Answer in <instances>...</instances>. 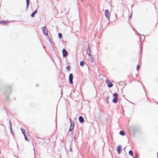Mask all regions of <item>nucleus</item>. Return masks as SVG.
Instances as JSON below:
<instances>
[{
  "mask_svg": "<svg viewBox=\"0 0 158 158\" xmlns=\"http://www.w3.org/2000/svg\"><path fill=\"white\" fill-rule=\"evenodd\" d=\"M4 94H5V96H6V99H7V100H8V99H9V97L8 96H7L6 94L5 93Z\"/></svg>",
  "mask_w": 158,
  "mask_h": 158,
  "instance_id": "b1692460",
  "label": "nucleus"
},
{
  "mask_svg": "<svg viewBox=\"0 0 158 158\" xmlns=\"http://www.w3.org/2000/svg\"><path fill=\"white\" fill-rule=\"evenodd\" d=\"M110 13L109 12V10L107 9L105 11V15L107 19H110Z\"/></svg>",
  "mask_w": 158,
  "mask_h": 158,
  "instance_id": "f03ea898",
  "label": "nucleus"
},
{
  "mask_svg": "<svg viewBox=\"0 0 158 158\" xmlns=\"http://www.w3.org/2000/svg\"><path fill=\"white\" fill-rule=\"evenodd\" d=\"M24 138H25V140L28 141L27 138V136H26V135H24Z\"/></svg>",
  "mask_w": 158,
  "mask_h": 158,
  "instance_id": "a878e982",
  "label": "nucleus"
},
{
  "mask_svg": "<svg viewBox=\"0 0 158 158\" xmlns=\"http://www.w3.org/2000/svg\"><path fill=\"white\" fill-rule=\"evenodd\" d=\"M7 22L4 21H0V23L2 24L3 25H6Z\"/></svg>",
  "mask_w": 158,
  "mask_h": 158,
  "instance_id": "4468645a",
  "label": "nucleus"
},
{
  "mask_svg": "<svg viewBox=\"0 0 158 158\" xmlns=\"http://www.w3.org/2000/svg\"><path fill=\"white\" fill-rule=\"evenodd\" d=\"M69 121L70 123V126L71 127H73L74 128V121L73 120H72L71 118H69Z\"/></svg>",
  "mask_w": 158,
  "mask_h": 158,
  "instance_id": "0eeeda50",
  "label": "nucleus"
},
{
  "mask_svg": "<svg viewBox=\"0 0 158 158\" xmlns=\"http://www.w3.org/2000/svg\"><path fill=\"white\" fill-rule=\"evenodd\" d=\"M63 56L64 57L68 55V53L65 49L63 48L62 51Z\"/></svg>",
  "mask_w": 158,
  "mask_h": 158,
  "instance_id": "423d86ee",
  "label": "nucleus"
},
{
  "mask_svg": "<svg viewBox=\"0 0 158 158\" xmlns=\"http://www.w3.org/2000/svg\"><path fill=\"white\" fill-rule=\"evenodd\" d=\"M74 128H73V127H70L69 129V131H72L73 130V129Z\"/></svg>",
  "mask_w": 158,
  "mask_h": 158,
  "instance_id": "393cba45",
  "label": "nucleus"
},
{
  "mask_svg": "<svg viewBox=\"0 0 158 158\" xmlns=\"http://www.w3.org/2000/svg\"><path fill=\"white\" fill-rule=\"evenodd\" d=\"M73 74L72 73H70L69 76V83L71 84H73Z\"/></svg>",
  "mask_w": 158,
  "mask_h": 158,
  "instance_id": "20e7f679",
  "label": "nucleus"
},
{
  "mask_svg": "<svg viewBox=\"0 0 158 158\" xmlns=\"http://www.w3.org/2000/svg\"><path fill=\"white\" fill-rule=\"evenodd\" d=\"M139 68V64H138L137 65V67H136V69L137 70H138Z\"/></svg>",
  "mask_w": 158,
  "mask_h": 158,
  "instance_id": "bb28decb",
  "label": "nucleus"
},
{
  "mask_svg": "<svg viewBox=\"0 0 158 158\" xmlns=\"http://www.w3.org/2000/svg\"><path fill=\"white\" fill-rule=\"evenodd\" d=\"M42 30L44 34L46 36H48V30L46 28V26H44L42 27Z\"/></svg>",
  "mask_w": 158,
  "mask_h": 158,
  "instance_id": "f257e3e1",
  "label": "nucleus"
},
{
  "mask_svg": "<svg viewBox=\"0 0 158 158\" xmlns=\"http://www.w3.org/2000/svg\"><path fill=\"white\" fill-rule=\"evenodd\" d=\"M48 38H49V41H50V42L51 43V39H50V37H49H49H48Z\"/></svg>",
  "mask_w": 158,
  "mask_h": 158,
  "instance_id": "7c9ffc66",
  "label": "nucleus"
},
{
  "mask_svg": "<svg viewBox=\"0 0 158 158\" xmlns=\"http://www.w3.org/2000/svg\"><path fill=\"white\" fill-rule=\"evenodd\" d=\"M20 129L22 131V133L23 134V135H25V131L24 130L23 128L22 127H21Z\"/></svg>",
  "mask_w": 158,
  "mask_h": 158,
  "instance_id": "dca6fc26",
  "label": "nucleus"
},
{
  "mask_svg": "<svg viewBox=\"0 0 158 158\" xmlns=\"http://www.w3.org/2000/svg\"><path fill=\"white\" fill-rule=\"evenodd\" d=\"M119 134L123 136L125 135V132L123 131H121L119 132Z\"/></svg>",
  "mask_w": 158,
  "mask_h": 158,
  "instance_id": "ddd939ff",
  "label": "nucleus"
},
{
  "mask_svg": "<svg viewBox=\"0 0 158 158\" xmlns=\"http://www.w3.org/2000/svg\"><path fill=\"white\" fill-rule=\"evenodd\" d=\"M88 52H89V51L88 50Z\"/></svg>",
  "mask_w": 158,
  "mask_h": 158,
  "instance_id": "e433bc0d",
  "label": "nucleus"
},
{
  "mask_svg": "<svg viewBox=\"0 0 158 158\" xmlns=\"http://www.w3.org/2000/svg\"><path fill=\"white\" fill-rule=\"evenodd\" d=\"M66 69H67V71H69L70 70V67L69 66H67L66 67Z\"/></svg>",
  "mask_w": 158,
  "mask_h": 158,
  "instance_id": "4be33fe9",
  "label": "nucleus"
},
{
  "mask_svg": "<svg viewBox=\"0 0 158 158\" xmlns=\"http://www.w3.org/2000/svg\"><path fill=\"white\" fill-rule=\"evenodd\" d=\"M36 86H38V84H37V85H36Z\"/></svg>",
  "mask_w": 158,
  "mask_h": 158,
  "instance_id": "473e14b6",
  "label": "nucleus"
},
{
  "mask_svg": "<svg viewBox=\"0 0 158 158\" xmlns=\"http://www.w3.org/2000/svg\"><path fill=\"white\" fill-rule=\"evenodd\" d=\"M88 49L87 51V53L88 54L89 57L90 56H91V55H90V53L91 51L90 49L89 44H88Z\"/></svg>",
  "mask_w": 158,
  "mask_h": 158,
  "instance_id": "6e6552de",
  "label": "nucleus"
},
{
  "mask_svg": "<svg viewBox=\"0 0 158 158\" xmlns=\"http://www.w3.org/2000/svg\"><path fill=\"white\" fill-rule=\"evenodd\" d=\"M37 10H35L31 15V16L32 17H34L35 16V15L37 13Z\"/></svg>",
  "mask_w": 158,
  "mask_h": 158,
  "instance_id": "9b49d317",
  "label": "nucleus"
},
{
  "mask_svg": "<svg viewBox=\"0 0 158 158\" xmlns=\"http://www.w3.org/2000/svg\"><path fill=\"white\" fill-rule=\"evenodd\" d=\"M72 144H71L70 145V151L71 152H72Z\"/></svg>",
  "mask_w": 158,
  "mask_h": 158,
  "instance_id": "5701e85b",
  "label": "nucleus"
},
{
  "mask_svg": "<svg viewBox=\"0 0 158 158\" xmlns=\"http://www.w3.org/2000/svg\"><path fill=\"white\" fill-rule=\"evenodd\" d=\"M138 35H140V34L138 33Z\"/></svg>",
  "mask_w": 158,
  "mask_h": 158,
  "instance_id": "c9c22d12",
  "label": "nucleus"
},
{
  "mask_svg": "<svg viewBox=\"0 0 158 158\" xmlns=\"http://www.w3.org/2000/svg\"><path fill=\"white\" fill-rule=\"evenodd\" d=\"M113 95L114 98H118V94L117 93L114 94Z\"/></svg>",
  "mask_w": 158,
  "mask_h": 158,
  "instance_id": "a211bd4d",
  "label": "nucleus"
},
{
  "mask_svg": "<svg viewBox=\"0 0 158 158\" xmlns=\"http://www.w3.org/2000/svg\"><path fill=\"white\" fill-rule=\"evenodd\" d=\"M109 97L108 96V97H107L106 99V102L108 104H109Z\"/></svg>",
  "mask_w": 158,
  "mask_h": 158,
  "instance_id": "aec40b11",
  "label": "nucleus"
},
{
  "mask_svg": "<svg viewBox=\"0 0 158 158\" xmlns=\"http://www.w3.org/2000/svg\"><path fill=\"white\" fill-rule=\"evenodd\" d=\"M122 147L121 145H118L116 148V150L118 154H120L122 151Z\"/></svg>",
  "mask_w": 158,
  "mask_h": 158,
  "instance_id": "39448f33",
  "label": "nucleus"
},
{
  "mask_svg": "<svg viewBox=\"0 0 158 158\" xmlns=\"http://www.w3.org/2000/svg\"><path fill=\"white\" fill-rule=\"evenodd\" d=\"M118 100V98H114L112 100V102L114 103H116Z\"/></svg>",
  "mask_w": 158,
  "mask_h": 158,
  "instance_id": "f8f14e48",
  "label": "nucleus"
},
{
  "mask_svg": "<svg viewBox=\"0 0 158 158\" xmlns=\"http://www.w3.org/2000/svg\"><path fill=\"white\" fill-rule=\"evenodd\" d=\"M106 82L108 87L111 88L113 86V84L109 80L106 79Z\"/></svg>",
  "mask_w": 158,
  "mask_h": 158,
  "instance_id": "7ed1b4c3",
  "label": "nucleus"
},
{
  "mask_svg": "<svg viewBox=\"0 0 158 158\" xmlns=\"http://www.w3.org/2000/svg\"><path fill=\"white\" fill-rule=\"evenodd\" d=\"M44 48H45V47L44 46H43Z\"/></svg>",
  "mask_w": 158,
  "mask_h": 158,
  "instance_id": "f704fd0d",
  "label": "nucleus"
},
{
  "mask_svg": "<svg viewBox=\"0 0 158 158\" xmlns=\"http://www.w3.org/2000/svg\"><path fill=\"white\" fill-rule=\"evenodd\" d=\"M89 57V60L91 62V63H92V62L93 61V58L92 57V55L90 56Z\"/></svg>",
  "mask_w": 158,
  "mask_h": 158,
  "instance_id": "2eb2a0df",
  "label": "nucleus"
},
{
  "mask_svg": "<svg viewBox=\"0 0 158 158\" xmlns=\"http://www.w3.org/2000/svg\"><path fill=\"white\" fill-rule=\"evenodd\" d=\"M10 132L12 134H13V135H14V133H13V132L12 131V129L11 130H10Z\"/></svg>",
  "mask_w": 158,
  "mask_h": 158,
  "instance_id": "c756f323",
  "label": "nucleus"
},
{
  "mask_svg": "<svg viewBox=\"0 0 158 158\" xmlns=\"http://www.w3.org/2000/svg\"><path fill=\"white\" fill-rule=\"evenodd\" d=\"M142 47H141V48H140V51H141V52H142Z\"/></svg>",
  "mask_w": 158,
  "mask_h": 158,
  "instance_id": "2f4dec72",
  "label": "nucleus"
},
{
  "mask_svg": "<svg viewBox=\"0 0 158 158\" xmlns=\"http://www.w3.org/2000/svg\"><path fill=\"white\" fill-rule=\"evenodd\" d=\"M58 37L60 39L62 37V34L61 33H59L58 34Z\"/></svg>",
  "mask_w": 158,
  "mask_h": 158,
  "instance_id": "412c9836",
  "label": "nucleus"
},
{
  "mask_svg": "<svg viewBox=\"0 0 158 158\" xmlns=\"http://www.w3.org/2000/svg\"><path fill=\"white\" fill-rule=\"evenodd\" d=\"M129 153L131 156H133V152L132 150H130L129 151Z\"/></svg>",
  "mask_w": 158,
  "mask_h": 158,
  "instance_id": "6ab92c4d",
  "label": "nucleus"
},
{
  "mask_svg": "<svg viewBox=\"0 0 158 158\" xmlns=\"http://www.w3.org/2000/svg\"><path fill=\"white\" fill-rule=\"evenodd\" d=\"M132 14H131L129 17V18H130V19H131V17H132Z\"/></svg>",
  "mask_w": 158,
  "mask_h": 158,
  "instance_id": "c85d7f7f",
  "label": "nucleus"
},
{
  "mask_svg": "<svg viewBox=\"0 0 158 158\" xmlns=\"http://www.w3.org/2000/svg\"><path fill=\"white\" fill-rule=\"evenodd\" d=\"M29 2H30V0H26V10H27L29 4Z\"/></svg>",
  "mask_w": 158,
  "mask_h": 158,
  "instance_id": "9d476101",
  "label": "nucleus"
},
{
  "mask_svg": "<svg viewBox=\"0 0 158 158\" xmlns=\"http://www.w3.org/2000/svg\"><path fill=\"white\" fill-rule=\"evenodd\" d=\"M10 130H11L12 129V127H11V123H10Z\"/></svg>",
  "mask_w": 158,
  "mask_h": 158,
  "instance_id": "cd10ccee",
  "label": "nucleus"
},
{
  "mask_svg": "<svg viewBox=\"0 0 158 158\" xmlns=\"http://www.w3.org/2000/svg\"><path fill=\"white\" fill-rule=\"evenodd\" d=\"M74 139H76V137H74Z\"/></svg>",
  "mask_w": 158,
  "mask_h": 158,
  "instance_id": "72a5a7b5",
  "label": "nucleus"
},
{
  "mask_svg": "<svg viewBox=\"0 0 158 158\" xmlns=\"http://www.w3.org/2000/svg\"><path fill=\"white\" fill-rule=\"evenodd\" d=\"M85 64V62L84 61H81L80 63V65L81 66L83 67Z\"/></svg>",
  "mask_w": 158,
  "mask_h": 158,
  "instance_id": "f3484780",
  "label": "nucleus"
},
{
  "mask_svg": "<svg viewBox=\"0 0 158 158\" xmlns=\"http://www.w3.org/2000/svg\"><path fill=\"white\" fill-rule=\"evenodd\" d=\"M79 120L80 123H82L84 121L83 118L81 116H80L79 117Z\"/></svg>",
  "mask_w": 158,
  "mask_h": 158,
  "instance_id": "1a4fd4ad",
  "label": "nucleus"
}]
</instances>
